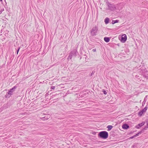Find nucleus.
I'll use <instances>...</instances> for the list:
<instances>
[{
  "label": "nucleus",
  "instance_id": "obj_1",
  "mask_svg": "<svg viewBox=\"0 0 148 148\" xmlns=\"http://www.w3.org/2000/svg\"><path fill=\"white\" fill-rule=\"evenodd\" d=\"M98 136L101 138L106 139L108 138V134L107 132L106 131H103L99 132L98 134Z\"/></svg>",
  "mask_w": 148,
  "mask_h": 148
},
{
  "label": "nucleus",
  "instance_id": "obj_2",
  "mask_svg": "<svg viewBox=\"0 0 148 148\" xmlns=\"http://www.w3.org/2000/svg\"><path fill=\"white\" fill-rule=\"evenodd\" d=\"M106 5L108 6V10L111 11H113L116 10V7L115 5L111 4L108 2H106Z\"/></svg>",
  "mask_w": 148,
  "mask_h": 148
},
{
  "label": "nucleus",
  "instance_id": "obj_3",
  "mask_svg": "<svg viewBox=\"0 0 148 148\" xmlns=\"http://www.w3.org/2000/svg\"><path fill=\"white\" fill-rule=\"evenodd\" d=\"M98 28L96 26L92 27L90 31V34L91 36H94L97 35L98 33Z\"/></svg>",
  "mask_w": 148,
  "mask_h": 148
},
{
  "label": "nucleus",
  "instance_id": "obj_4",
  "mask_svg": "<svg viewBox=\"0 0 148 148\" xmlns=\"http://www.w3.org/2000/svg\"><path fill=\"white\" fill-rule=\"evenodd\" d=\"M77 50L75 49L72 51L70 53L68 57V59L70 58L71 59L72 57H75L77 56Z\"/></svg>",
  "mask_w": 148,
  "mask_h": 148
},
{
  "label": "nucleus",
  "instance_id": "obj_5",
  "mask_svg": "<svg viewBox=\"0 0 148 148\" xmlns=\"http://www.w3.org/2000/svg\"><path fill=\"white\" fill-rule=\"evenodd\" d=\"M16 88V87L15 86H14L13 88L10 89L8 92L7 94L5 95V97H9L10 95H12V93L15 90V89Z\"/></svg>",
  "mask_w": 148,
  "mask_h": 148
},
{
  "label": "nucleus",
  "instance_id": "obj_6",
  "mask_svg": "<svg viewBox=\"0 0 148 148\" xmlns=\"http://www.w3.org/2000/svg\"><path fill=\"white\" fill-rule=\"evenodd\" d=\"M120 40L122 42H125L127 40L126 35L125 34L123 35L121 38V39Z\"/></svg>",
  "mask_w": 148,
  "mask_h": 148
},
{
  "label": "nucleus",
  "instance_id": "obj_7",
  "mask_svg": "<svg viewBox=\"0 0 148 148\" xmlns=\"http://www.w3.org/2000/svg\"><path fill=\"white\" fill-rule=\"evenodd\" d=\"M145 123L144 122H143L141 123H139L135 126V128L137 129H139L143 125H144Z\"/></svg>",
  "mask_w": 148,
  "mask_h": 148
},
{
  "label": "nucleus",
  "instance_id": "obj_8",
  "mask_svg": "<svg viewBox=\"0 0 148 148\" xmlns=\"http://www.w3.org/2000/svg\"><path fill=\"white\" fill-rule=\"evenodd\" d=\"M122 127L123 129L126 130L129 127V126L128 124H124L122 125Z\"/></svg>",
  "mask_w": 148,
  "mask_h": 148
},
{
  "label": "nucleus",
  "instance_id": "obj_9",
  "mask_svg": "<svg viewBox=\"0 0 148 148\" xmlns=\"http://www.w3.org/2000/svg\"><path fill=\"white\" fill-rule=\"evenodd\" d=\"M142 133V131H141L140 132H139L138 133H137L136 134V135H135L130 137V138L131 139L135 137H136L137 136H139V134H140Z\"/></svg>",
  "mask_w": 148,
  "mask_h": 148
},
{
  "label": "nucleus",
  "instance_id": "obj_10",
  "mask_svg": "<svg viewBox=\"0 0 148 148\" xmlns=\"http://www.w3.org/2000/svg\"><path fill=\"white\" fill-rule=\"evenodd\" d=\"M104 41L106 42H109L110 40V38L109 37H105L104 38Z\"/></svg>",
  "mask_w": 148,
  "mask_h": 148
},
{
  "label": "nucleus",
  "instance_id": "obj_11",
  "mask_svg": "<svg viewBox=\"0 0 148 148\" xmlns=\"http://www.w3.org/2000/svg\"><path fill=\"white\" fill-rule=\"evenodd\" d=\"M145 113V112H144V111H143V110H142L141 111H140L138 112V115L139 116H142V115H143V113Z\"/></svg>",
  "mask_w": 148,
  "mask_h": 148
},
{
  "label": "nucleus",
  "instance_id": "obj_12",
  "mask_svg": "<svg viewBox=\"0 0 148 148\" xmlns=\"http://www.w3.org/2000/svg\"><path fill=\"white\" fill-rule=\"evenodd\" d=\"M109 19L108 18H106L105 19L104 22L106 24H108L109 22Z\"/></svg>",
  "mask_w": 148,
  "mask_h": 148
},
{
  "label": "nucleus",
  "instance_id": "obj_13",
  "mask_svg": "<svg viewBox=\"0 0 148 148\" xmlns=\"http://www.w3.org/2000/svg\"><path fill=\"white\" fill-rule=\"evenodd\" d=\"M113 126L112 125H108L107 127V128H108V130L109 131L111 130Z\"/></svg>",
  "mask_w": 148,
  "mask_h": 148
},
{
  "label": "nucleus",
  "instance_id": "obj_14",
  "mask_svg": "<svg viewBox=\"0 0 148 148\" xmlns=\"http://www.w3.org/2000/svg\"><path fill=\"white\" fill-rule=\"evenodd\" d=\"M119 20H112V23L113 24H114L116 23H117L119 22Z\"/></svg>",
  "mask_w": 148,
  "mask_h": 148
},
{
  "label": "nucleus",
  "instance_id": "obj_15",
  "mask_svg": "<svg viewBox=\"0 0 148 148\" xmlns=\"http://www.w3.org/2000/svg\"><path fill=\"white\" fill-rule=\"evenodd\" d=\"M148 107L147 106H146L142 110L143 111L145 112L147 109Z\"/></svg>",
  "mask_w": 148,
  "mask_h": 148
},
{
  "label": "nucleus",
  "instance_id": "obj_16",
  "mask_svg": "<svg viewBox=\"0 0 148 148\" xmlns=\"http://www.w3.org/2000/svg\"><path fill=\"white\" fill-rule=\"evenodd\" d=\"M147 127H145L141 131H142V133L143 132V131L144 130H146Z\"/></svg>",
  "mask_w": 148,
  "mask_h": 148
},
{
  "label": "nucleus",
  "instance_id": "obj_17",
  "mask_svg": "<svg viewBox=\"0 0 148 148\" xmlns=\"http://www.w3.org/2000/svg\"><path fill=\"white\" fill-rule=\"evenodd\" d=\"M42 118L44 119L43 120H47V119H49V118H47V117L46 116H45L44 117Z\"/></svg>",
  "mask_w": 148,
  "mask_h": 148
},
{
  "label": "nucleus",
  "instance_id": "obj_18",
  "mask_svg": "<svg viewBox=\"0 0 148 148\" xmlns=\"http://www.w3.org/2000/svg\"><path fill=\"white\" fill-rule=\"evenodd\" d=\"M20 47H18V50H17V54L18 53V51H19V50L20 49Z\"/></svg>",
  "mask_w": 148,
  "mask_h": 148
},
{
  "label": "nucleus",
  "instance_id": "obj_19",
  "mask_svg": "<svg viewBox=\"0 0 148 148\" xmlns=\"http://www.w3.org/2000/svg\"><path fill=\"white\" fill-rule=\"evenodd\" d=\"M55 87L54 86H51V88L52 89H55Z\"/></svg>",
  "mask_w": 148,
  "mask_h": 148
},
{
  "label": "nucleus",
  "instance_id": "obj_20",
  "mask_svg": "<svg viewBox=\"0 0 148 148\" xmlns=\"http://www.w3.org/2000/svg\"><path fill=\"white\" fill-rule=\"evenodd\" d=\"M94 73H95V71H92V73H91V74L90 76H91L92 75H93L94 74Z\"/></svg>",
  "mask_w": 148,
  "mask_h": 148
},
{
  "label": "nucleus",
  "instance_id": "obj_21",
  "mask_svg": "<svg viewBox=\"0 0 148 148\" xmlns=\"http://www.w3.org/2000/svg\"><path fill=\"white\" fill-rule=\"evenodd\" d=\"M103 93H104V94H105V95L106 94H107V92H106V91H105V90H104V91H103Z\"/></svg>",
  "mask_w": 148,
  "mask_h": 148
},
{
  "label": "nucleus",
  "instance_id": "obj_22",
  "mask_svg": "<svg viewBox=\"0 0 148 148\" xmlns=\"http://www.w3.org/2000/svg\"><path fill=\"white\" fill-rule=\"evenodd\" d=\"M4 10V9H2L1 10V11H0V14L1 13L2 11H3Z\"/></svg>",
  "mask_w": 148,
  "mask_h": 148
},
{
  "label": "nucleus",
  "instance_id": "obj_23",
  "mask_svg": "<svg viewBox=\"0 0 148 148\" xmlns=\"http://www.w3.org/2000/svg\"><path fill=\"white\" fill-rule=\"evenodd\" d=\"M92 51H94V52H95L96 51V49H93L92 50Z\"/></svg>",
  "mask_w": 148,
  "mask_h": 148
},
{
  "label": "nucleus",
  "instance_id": "obj_24",
  "mask_svg": "<svg viewBox=\"0 0 148 148\" xmlns=\"http://www.w3.org/2000/svg\"><path fill=\"white\" fill-rule=\"evenodd\" d=\"M0 1H2V0H0Z\"/></svg>",
  "mask_w": 148,
  "mask_h": 148
},
{
  "label": "nucleus",
  "instance_id": "obj_25",
  "mask_svg": "<svg viewBox=\"0 0 148 148\" xmlns=\"http://www.w3.org/2000/svg\"><path fill=\"white\" fill-rule=\"evenodd\" d=\"M147 125L148 126V123H147Z\"/></svg>",
  "mask_w": 148,
  "mask_h": 148
},
{
  "label": "nucleus",
  "instance_id": "obj_26",
  "mask_svg": "<svg viewBox=\"0 0 148 148\" xmlns=\"http://www.w3.org/2000/svg\"><path fill=\"white\" fill-rule=\"evenodd\" d=\"M146 97H147V96H146Z\"/></svg>",
  "mask_w": 148,
  "mask_h": 148
}]
</instances>
